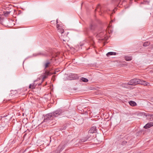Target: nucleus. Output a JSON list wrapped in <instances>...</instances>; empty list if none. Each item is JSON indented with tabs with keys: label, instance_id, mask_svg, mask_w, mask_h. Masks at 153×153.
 Returning a JSON list of instances; mask_svg holds the SVG:
<instances>
[{
	"label": "nucleus",
	"instance_id": "1",
	"mask_svg": "<svg viewBox=\"0 0 153 153\" xmlns=\"http://www.w3.org/2000/svg\"><path fill=\"white\" fill-rule=\"evenodd\" d=\"M64 111L61 109H59L51 113H49L44 117V121L47 122L48 120H53L56 117L62 114Z\"/></svg>",
	"mask_w": 153,
	"mask_h": 153
},
{
	"label": "nucleus",
	"instance_id": "2",
	"mask_svg": "<svg viewBox=\"0 0 153 153\" xmlns=\"http://www.w3.org/2000/svg\"><path fill=\"white\" fill-rule=\"evenodd\" d=\"M51 63L48 60H46L44 63V73L41 75L42 77V81H43L45 79L47 78L48 76L51 75L52 74L50 71L46 69V68L49 66Z\"/></svg>",
	"mask_w": 153,
	"mask_h": 153
},
{
	"label": "nucleus",
	"instance_id": "3",
	"mask_svg": "<svg viewBox=\"0 0 153 153\" xmlns=\"http://www.w3.org/2000/svg\"><path fill=\"white\" fill-rule=\"evenodd\" d=\"M140 79H134L130 80L128 83L129 85H135L139 83Z\"/></svg>",
	"mask_w": 153,
	"mask_h": 153
},
{
	"label": "nucleus",
	"instance_id": "4",
	"mask_svg": "<svg viewBox=\"0 0 153 153\" xmlns=\"http://www.w3.org/2000/svg\"><path fill=\"white\" fill-rule=\"evenodd\" d=\"M142 115L145 117L147 120L150 121L153 120V114H149L144 113H142Z\"/></svg>",
	"mask_w": 153,
	"mask_h": 153
},
{
	"label": "nucleus",
	"instance_id": "5",
	"mask_svg": "<svg viewBox=\"0 0 153 153\" xmlns=\"http://www.w3.org/2000/svg\"><path fill=\"white\" fill-rule=\"evenodd\" d=\"M61 39L63 42H63L64 44L67 41H68V38L67 37V35L66 34L65 35L62 34L61 36Z\"/></svg>",
	"mask_w": 153,
	"mask_h": 153
},
{
	"label": "nucleus",
	"instance_id": "6",
	"mask_svg": "<svg viewBox=\"0 0 153 153\" xmlns=\"http://www.w3.org/2000/svg\"><path fill=\"white\" fill-rule=\"evenodd\" d=\"M96 131V127L95 126L92 127L89 130L88 132V134H92L95 133Z\"/></svg>",
	"mask_w": 153,
	"mask_h": 153
},
{
	"label": "nucleus",
	"instance_id": "7",
	"mask_svg": "<svg viewBox=\"0 0 153 153\" xmlns=\"http://www.w3.org/2000/svg\"><path fill=\"white\" fill-rule=\"evenodd\" d=\"M105 34L103 35L102 33H100L99 34L97 35V36L100 37L99 40H106L107 38L106 37H104L105 36Z\"/></svg>",
	"mask_w": 153,
	"mask_h": 153
},
{
	"label": "nucleus",
	"instance_id": "8",
	"mask_svg": "<svg viewBox=\"0 0 153 153\" xmlns=\"http://www.w3.org/2000/svg\"><path fill=\"white\" fill-rule=\"evenodd\" d=\"M48 55V54L45 53L39 52L36 53L34 54L33 55L34 56H47Z\"/></svg>",
	"mask_w": 153,
	"mask_h": 153
},
{
	"label": "nucleus",
	"instance_id": "9",
	"mask_svg": "<svg viewBox=\"0 0 153 153\" xmlns=\"http://www.w3.org/2000/svg\"><path fill=\"white\" fill-rule=\"evenodd\" d=\"M139 84L143 85L144 86H148L149 85V84L145 81L142 80L140 79Z\"/></svg>",
	"mask_w": 153,
	"mask_h": 153
},
{
	"label": "nucleus",
	"instance_id": "10",
	"mask_svg": "<svg viewBox=\"0 0 153 153\" xmlns=\"http://www.w3.org/2000/svg\"><path fill=\"white\" fill-rule=\"evenodd\" d=\"M88 134L87 136V141L88 140V141H90L92 140L94 138V136L92 134Z\"/></svg>",
	"mask_w": 153,
	"mask_h": 153
},
{
	"label": "nucleus",
	"instance_id": "11",
	"mask_svg": "<svg viewBox=\"0 0 153 153\" xmlns=\"http://www.w3.org/2000/svg\"><path fill=\"white\" fill-rule=\"evenodd\" d=\"M57 28L58 29V32H60L62 34H63L64 32V30L61 27H60V26L59 25H57Z\"/></svg>",
	"mask_w": 153,
	"mask_h": 153
},
{
	"label": "nucleus",
	"instance_id": "12",
	"mask_svg": "<svg viewBox=\"0 0 153 153\" xmlns=\"http://www.w3.org/2000/svg\"><path fill=\"white\" fill-rule=\"evenodd\" d=\"M153 126V123L152 122L148 123L146 125L144 128L146 129H147Z\"/></svg>",
	"mask_w": 153,
	"mask_h": 153
},
{
	"label": "nucleus",
	"instance_id": "13",
	"mask_svg": "<svg viewBox=\"0 0 153 153\" xmlns=\"http://www.w3.org/2000/svg\"><path fill=\"white\" fill-rule=\"evenodd\" d=\"M62 151V146L60 145L58 148L54 152V153H60Z\"/></svg>",
	"mask_w": 153,
	"mask_h": 153
},
{
	"label": "nucleus",
	"instance_id": "14",
	"mask_svg": "<svg viewBox=\"0 0 153 153\" xmlns=\"http://www.w3.org/2000/svg\"><path fill=\"white\" fill-rule=\"evenodd\" d=\"M36 85V84H35L34 83H33L30 85L29 88L30 89H34L35 88Z\"/></svg>",
	"mask_w": 153,
	"mask_h": 153
},
{
	"label": "nucleus",
	"instance_id": "15",
	"mask_svg": "<svg viewBox=\"0 0 153 153\" xmlns=\"http://www.w3.org/2000/svg\"><path fill=\"white\" fill-rule=\"evenodd\" d=\"M117 53L116 52H110L106 54V55L107 56H109L110 55H115Z\"/></svg>",
	"mask_w": 153,
	"mask_h": 153
},
{
	"label": "nucleus",
	"instance_id": "16",
	"mask_svg": "<svg viewBox=\"0 0 153 153\" xmlns=\"http://www.w3.org/2000/svg\"><path fill=\"white\" fill-rule=\"evenodd\" d=\"M129 103L131 106H135L137 104L136 103L133 101H130L128 102Z\"/></svg>",
	"mask_w": 153,
	"mask_h": 153
},
{
	"label": "nucleus",
	"instance_id": "17",
	"mask_svg": "<svg viewBox=\"0 0 153 153\" xmlns=\"http://www.w3.org/2000/svg\"><path fill=\"white\" fill-rule=\"evenodd\" d=\"M128 83L127 84H123L122 85V86L124 88H128L129 86Z\"/></svg>",
	"mask_w": 153,
	"mask_h": 153
},
{
	"label": "nucleus",
	"instance_id": "18",
	"mask_svg": "<svg viewBox=\"0 0 153 153\" xmlns=\"http://www.w3.org/2000/svg\"><path fill=\"white\" fill-rule=\"evenodd\" d=\"M150 44V42H144L143 45L144 46L146 47L149 45Z\"/></svg>",
	"mask_w": 153,
	"mask_h": 153
},
{
	"label": "nucleus",
	"instance_id": "19",
	"mask_svg": "<svg viewBox=\"0 0 153 153\" xmlns=\"http://www.w3.org/2000/svg\"><path fill=\"white\" fill-rule=\"evenodd\" d=\"M10 11H5L3 12V13L5 16H7L10 14Z\"/></svg>",
	"mask_w": 153,
	"mask_h": 153
},
{
	"label": "nucleus",
	"instance_id": "20",
	"mask_svg": "<svg viewBox=\"0 0 153 153\" xmlns=\"http://www.w3.org/2000/svg\"><path fill=\"white\" fill-rule=\"evenodd\" d=\"M95 26L94 25H93V24H91L90 25V28L91 30H94L95 28Z\"/></svg>",
	"mask_w": 153,
	"mask_h": 153
},
{
	"label": "nucleus",
	"instance_id": "21",
	"mask_svg": "<svg viewBox=\"0 0 153 153\" xmlns=\"http://www.w3.org/2000/svg\"><path fill=\"white\" fill-rule=\"evenodd\" d=\"M132 59L130 57H126L125 59L127 61H129L131 60Z\"/></svg>",
	"mask_w": 153,
	"mask_h": 153
},
{
	"label": "nucleus",
	"instance_id": "22",
	"mask_svg": "<svg viewBox=\"0 0 153 153\" xmlns=\"http://www.w3.org/2000/svg\"><path fill=\"white\" fill-rule=\"evenodd\" d=\"M80 80L84 82H86V78L84 77H82L80 78Z\"/></svg>",
	"mask_w": 153,
	"mask_h": 153
},
{
	"label": "nucleus",
	"instance_id": "23",
	"mask_svg": "<svg viewBox=\"0 0 153 153\" xmlns=\"http://www.w3.org/2000/svg\"><path fill=\"white\" fill-rule=\"evenodd\" d=\"M85 43V42H81L80 43V46L81 47L83 46Z\"/></svg>",
	"mask_w": 153,
	"mask_h": 153
},
{
	"label": "nucleus",
	"instance_id": "24",
	"mask_svg": "<svg viewBox=\"0 0 153 153\" xmlns=\"http://www.w3.org/2000/svg\"><path fill=\"white\" fill-rule=\"evenodd\" d=\"M66 128V126H65L63 128H60V129L62 130H65V129Z\"/></svg>",
	"mask_w": 153,
	"mask_h": 153
},
{
	"label": "nucleus",
	"instance_id": "25",
	"mask_svg": "<svg viewBox=\"0 0 153 153\" xmlns=\"http://www.w3.org/2000/svg\"><path fill=\"white\" fill-rule=\"evenodd\" d=\"M6 117V116H3V117H2V116L0 117V121H1V119H2V117Z\"/></svg>",
	"mask_w": 153,
	"mask_h": 153
},
{
	"label": "nucleus",
	"instance_id": "26",
	"mask_svg": "<svg viewBox=\"0 0 153 153\" xmlns=\"http://www.w3.org/2000/svg\"><path fill=\"white\" fill-rule=\"evenodd\" d=\"M100 5L98 4L97 7V9H98V8H100Z\"/></svg>",
	"mask_w": 153,
	"mask_h": 153
},
{
	"label": "nucleus",
	"instance_id": "27",
	"mask_svg": "<svg viewBox=\"0 0 153 153\" xmlns=\"http://www.w3.org/2000/svg\"><path fill=\"white\" fill-rule=\"evenodd\" d=\"M56 23L57 24L58 23V19H57L56 20Z\"/></svg>",
	"mask_w": 153,
	"mask_h": 153
},
{
	"label": "nucleus",
	"instance_id": "28",
	"mask_svg": "<svg viewBox=\"0 0 153 153\" xmlns=\"http://www.w3.org/2000/svg\"><path fill=\"white\" fill-rule=\"evenodd\" d=\"M109 27H108L107 28V30H108V29H109Z\"/></svg>",
	"mask_w": 153,
	"mask_h": 153
},
{
	"label": "nucleus",
	"instance_id": "29",
	"mask_svg": "<svg viewBox=\"0 0 153 153\" xmlns=\"http://www.w3.org/2000/svg\"><path fill=\"white\" fill-rule=\"evenodd\" d=\"M88 80L87 79V82H88Z\"/></svg>",
	"mask_w": 153,
	"mask_h": 153
},
{
	"label": "nucleus",
	"instance_id": "30",
	"mask_svg": "<svg viewBox=\"0 0 153 153\" xmlns=\"http://www.w3.org/2000/svg\"><path fill=\"white\" fill-rule=\"evenodd\" d=\"M111 32V30H110V32H109V33H110V32Z\"/></svg>",
	"mask_w": 153,
	"mask_h": 153
},
{
	"label": "nucleus",
	"instance_id": "31",
	"mask_svg": "<svg viewBox=\"0 0 153 153\" xmlns=\"http://www.w3.org/2000/svg\"><path fill=\"white\" fill-rule=\"evenodd\" d=\"M83 4V3H82V4H81L82 6V4Z\"/></svg>",
	"mask_w": 153,
	"mask_h": 153
},
{
	"label": "nucleus",
	"instance_id": "32",
	"mask_svg": "<svg viewBox=\"0 0 153 153\" xmlns=\"http://www.w3.org/2000/svg\"><path fill=\"white\" fill-rule=\"evenodd\" d=\"M88 0H87V1H88Z\"/></svg>",
	"mask_w": 153,
	"mask_h": 153
}]
</instances>
